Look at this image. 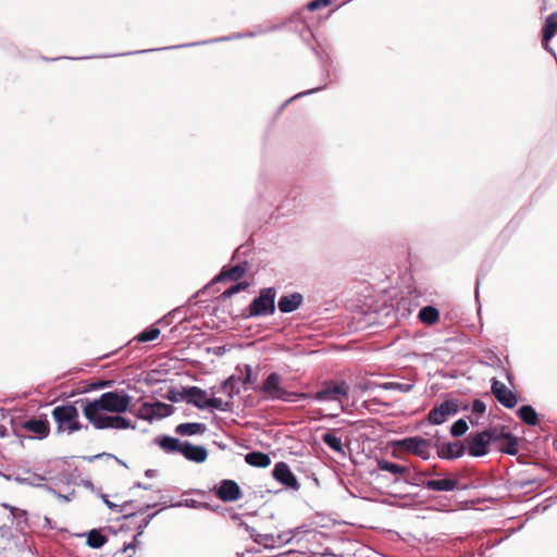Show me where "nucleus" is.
Masks as SVG:
<instances>
[{
	"instance_id": "393cba45",
	"label": "nucleus",
	"mask_w": 557,
	"mask_h": 557,
	"mask_svg": "<svg viewBox=\"0 0 557 557\" xmlns=\"http://www.w3.org/2000/svg\"><path fill=\"white\" fill-rule=\"evenodd\" d=\"M235 370L242 377L240 383L245 391L252 389V386H257L256 383L258 381V371H253L250 364L239 363L236 366Z\"/></svg>"
},
{
	"instance_id": "6ab92c4d",
	"label": "nucleus",
	"mask_w": 557,
	"mask_h": 557,
	"mask_svg": "<svg viewBox=\"0 0 557 557\" xmlns=\"http://www.w3.org/2000/svg\"><path fill=\"white\" fill-rule=\"evenodd\" d=\"M84 417L97 430L113 429L114 414H101L103 410H98L90 405L81 404Z\"/></svg>"
},
{
	"instance_id": "3c124183",
	"label": "nucleus",
	"mask_w": 557,
	"mask_h": 557,
	"mask_svg": "<svg viewBox=\"0 0 557 557\" xmlns=\"http://www.w3.org/2000/svg\"><path fill=\"white\" fill-rule=\"evenodd\" d=\"M255 543L262 545L265 549H273L276 547V540L273 534H260L257 532L252 540Z\"/></svg>"
},
{
	"instance_id": "9b49d317",
	"label": "nucleus",
	"mask_w": 557,
	"mask_h": 557,
	"mask_svg": "<svg viewBox=\"0 0 557 557\" xmlns=\"http://www.w3.org/2000/svg\"><path fill=\"white\" fill-rule=\"evenodd\" d=\"M243 38H244V33H234L228 36L215 37V38L197 41V42H188V44H183V45H174V46H170V47H162V48H156V49H143V50H137V51H128V52L113 53V54H100L97 57L98 58H117V57L132 55V54L149 53V52L161 51V50L181 49V48L208 45V44H213V42H223V41H230L233 39H243Z\"/></svg>"
},
{
	"instance_id": "4468645a",
	"label": "nucleus",
	"mask_w": 557,
	"mask_h": 557,
	"mask_svg": "<svg viewBox=\"0 0 557 557\" xmlns=\"http://www.w3.org/2000/svg\"><path fill=\"white\" fill-rule=\"evenodd\" d=\"M23 430L30 432L33 435H23L24 440H45L50 434V423L47 414L41 413L38 417L26 419L23 423Z\"/></svg>"
},
{
	"instance_id": "4c0bfd02",
	"label": "nucleus",
	"mask_w": 557,
	"mask_h": 557,
	"mask_svg": "<svg viewBox=\"0 0 557 557\" xmlns=\"http://www.w3.org/2000/svg\"><path fill=\"white\" fill-rule=\"evenodd\" d=\"M159 335L160 329L152 324L139 332L128 344H132L133 342L148 343L157 339Z\"/></svg>"
},
{
	"instance_id": "c03bdc74",
	"label": "nucleus",
	"mask_w": 557,
	"mask_h": 557,
	"mask_svg": "<svg viewBox=\"0 0 557 557\" xmlns=\"http://www.w3.org/2000/svg\"><path fill=\"white\" fill-rule=\"evenodd\" d=\"M5 509L10 511V517L12 522H16V525H21L22 522H27V511L24 509H20L15 506L4 503L2 505Z\"/></svg>"
},
{
	"instance_id": "0eeeda50",
	"label": "nucleus",
	"mask_w": 557,
	"mask_h": 557,
	"mask_svg": "<svg viewBox=\"0 0 557 557\" xmlns=\"http://www.w3.org/2000/svg\"><path fill=\"white\" fill-rule=\"evenodd\" d=\"M435 436L424 438L421 435L407 436L393 442V446L399 450L410 453L423 460L431 458L430 449L434 447Z\"/></svg>"
},
{
	"instance_id": "f3484780",
	"label": "nucleus",
	"mask_w": 557,
	"mask_h": 557,
	"mask_svg": "<svg viewBox=\"0 0 557 557\" xmlns=\"http://www.w3.org/2000/svg\"><path fill=\"white\" fill-rule=\"evenodd\" d=\"M491 392L496 400L507 409H513L520 400V395L517 392L509 389L496 377L491 380Z\"/></svg>"
},
{
	"instance_id": "a211bd4d",
	"label": "nucleus",
	"mask_w": 557,
	"mask_h": 557,
	"mask_svg": "<svg viewBox=\"0 0 557 557\" xmlns=\"http://www.w3.org/2000/svg\"><path fill=\"white\" fill-rule=\"evenodd\" d=\"M425 488L433 492H454L465 490L460 483L458 475L445 472L444 475L436 479H428Z\"/></svg>"
},
{
	"instance_id": "774afa93",
	"label": "nucleus",
	"mask_w": 557,
	"mask_h": 557,
	"mask_svg": "<svg viewBox=\"0 0 557 557\" xmlns=\"http://www.w3.org/2000/svg\"><path fill=\"white\" fill-rule=\"evenodd\" d=\"M136 544L135 543H132V542H128V543H124L123 546L114 554V557L119 554H125L127 550H136Z\"/></svg>"
},
{
	"instance_id": "dca6fc26",
	"label": "nucleus",
	"mask_w": 557,
	"mask_h": 557,
	"mask_svg": "<svg viewBox=\"0 0 557 557\" xmlns=\"http://www.w3.org/2000/svg\"><path fill=\"white\" fill-rule=\"evenodd\" d=\"M434 448L436 449L437 457L443 460H455L466 454V445L463 442H442L438 434L435 435Z\"/></svg>"
},
{
	"instance_id": "4d7b16f0",
	"label": "nucleus",
	"mask_w": 557,
	"mask_h": 557,
	"mask_svg": "<svg viewBox=\"0 0 557 557\" xmlns=\"http://www.w3.org/2000/svg\"><path fill=\"white\" fill-rule=\"evenodd\" d=\"M165 398L171 403L185 401V386L182 387V391H178L176 387L169 388Z\"/></svg>"
},
{
	"instance_id": "8fccbe9b",
	"label": "nucleus",
	"mask_w": 557,
	"mask_h": 557,
	"mask_svg": "<svg viewBox=\"0 0 557 557\" xmlns=\"http://www.w3.org/2000/svg\"><path fill=\"white\" fill-rule=\"evenodd\" d=\"M113 384H114L113 380L99 379V380L88 383L78 393H89L91 391L108 388V387H112Z\"/></svg>"
},
{
	"instance_id": "f704fd0d",
	"label": "nucleus",
	"mask_w": 557,
	"mask_h": 557,
	"mask_svg": "<svg viewBox=\"0 0 557 557\" xmlns=\"http://www.w3.org/2000/svg\"><path fill=\"white\" fill-rule=\"evenodd\" d=\"M1 417L2 419H9L12 433L20 440L21 445H23V434L21 433V430H23V423L26 419L21 414L11 413V411H7L5 413L2 411Z\"/></svg>"
},
{
	"instance_id": "680f3d73",
	"label": "nucleus",
	"mask_w": 557,
	"mask_h": 557,
	"mask_svg": "<svg viewBox=\"0 0 557 557\" xmlns=\"http://www.w3.org/2000/svg\"><path fill=\"white\" fill-rule=\"evenodd\" d=\"M512 484L517 488L524 490L531 485H535V484L541 485L542 480L537 479V478H533V479H528V480L515 481Z\"/></svg>"
},
{
	"instance_id": "37998d69",
	"label": "nucleus",
	"mask_w": 557,
	"mask_h": 557,
	"mask_svg": "<svg viewBox=\"0 0 557 557\" xmlns=\"http://www.w3.org/2000/svg\"><path fill=\"white\" fill-rule=\"evenodd\" d=\"M152 405L154 417H157L158 420L170 417L171 414L174 413L175 410L172 405L163 403L161 400H154L152 401Z\"/></svg>"
},
{
	"instance_id": "cd10ccee",
	"label": "nucleus",
	"mask_w": 557,
	"mask_h": 557,
	"mask_svg": "<svg viewBox=\"0 0 557 557\" xmlns=\"http://www.w3.org/2000/svg\"><path fill=\"white\" fill-rule=\"evenodd\" d=\"M518 418L529 426H536L540 423L539 413L532 405H522L516 410Z\"/></svg>"
},
{
	"instance_id": "49530a36",
	"label": "nucleus",
	"mask_w": 557,
	"mask_h": 557,
	"mask_svg": "<svg viewBox=\"0 0 557 557\" xmlns=\"http://www.w3.org/2000/svg\"><path fill=\"white\" fill-rule=\"evenodd\" d=\"M160 512V510L156 511V512H152V513H149L147 515L143 520L141 522L138 524V527L136 528V532H135V535L133 536V540L131 541L132 543H135L136 544V547H138V545L140 544L139 542V536H141L144 534V531L145 529L149 525V523L151 522V520Z\"/></svg>"
},
{
	"instance_id": "58836bf2",
	"label": "nucleus",
	"mask_w": 557,
	"mask_h": 557,
	"mask_svg": "<svg viewBox=\"0 0 557 557\" xmlns=\"http://www.w3.org/2000/svg\"><path fill=\"white\" fill-rule=\"evenodd\" d=\"M206 410L211 412L220 411V412H232L233 404L231 401H223L219 397H208V401L206 404Z\"/></svg>"
},
{
	"instance_id": "864d4df0",
	"label": "nucleus",
	"mask_w": 557,
	"mask_h": 557,
	"mask_svg": "<svg viewBox=\"0 0 557 557\" xmlns=\"http://www.w3.org/2000/svg\"><path fill=\"white\" fill-rule=\"evenodd\" d=\"M283 29V25H277L276 23L269 22L267 24L257 25L252 29V35L255 37L261 36L268 33H273Z\"/></svg>"
},
{
	"instance_id": "c9c22d12",
	"label": "nucleus",
	"mask_w": 557,
	"mask_h": 557,
	"mask_svg": "<svg viewBox=\"0 0 557 557\" xmlns=\"http://www.w3.org/2000/svg\"><path fill=\"white\" fill-rule=\"evenodd\" d=\"M321 441L334 453L345 455L342 438L336 435L335 431H327L322 434Z\"/></svg>"
},
{
	"instance_id": "412c9836",
	"label": "nucleus",
	"mask_w": 557,
	"mask_h": 557,
	"mask_svg": "<svg viewBox=\"0 0 557 557\" xmlns=\"http://www.w3.org/2000/svg\"><path fill=\"white\" fill-rule=\"evenodd\" d=\"M428 482L425 478V473L422 470H418L416 467L411 465H407L406 472H404L403 476H397L394 479L393 484H407L416 487H424Z\"/></svg>"
},
{
	"instance_id": "de8ad7c7",
	"label": "nucleus",
	"mask_w": 557,
	"mask_h": 557,
	"mask_svg": "<svg viewBox=\"0 0 557 557\" xmlns=\"http://www.w3.org/2000/svg\"><path fill=\"white\" fill-rule=\"evenodd\" d=\"M98 496L101 498V500L103 502V504L111 510L115 511V512H122L124 511L125 509H127V506L128 505H134V500H126L124 502L123 504L119 505V504H115L111 500H109V497L107 494L102 493V492H98Z\"/></svg>"
},
{
	"instance_id": "79ce46f5",
	"label": "nucleus",
	"mask_w": 557,
	"mask_h": 557,
	"mask_svg": "<svg viewBox=\"0 0 557 557\" xmlns=\"http://www.w3.org/2000/svg\"><path fill=\"white\" fill-rule=\"evenodd\" d=\"M498 450L505 455L516 456L519 451V437L513 434L507 441H503Z\"/></svg>"
},
{
	"instance_id": "0e129e2a",
	"label": "nucleus",
	"mask_w": 557,
	"mask_h": 557,
	"mask_svg": "<svg viewBox=\"0 0 557 557\" xmlns=\"http://www.w3.org/2000/svg\"><path fill=\"white\" fill-rule=\"evenodd\" d=\"M292 533H293V531L288 530V531H285V532H282V533L277 534L275 536L276 546L290 543L292 539H293Z\"/></svg>"
},
{
	"instance_id": "423d86ee",
	"label": "nucleus",
	"mask_w": 557,
	"mask_h": 557,
	"mask_svg": "<svg viewBox=\"0 0 557 557\" xmlns=\"http://www.w3.org/2000/svg\"><path fill=\"white\" fill-rule=\"evenodd\" d=\"M349 385L345 381H324L321 387L312 394V399L319 403L338 401L339 409L345 410L342 399H348Z\"/></svg>"
},
{
	"instance_id": "aec40b11",
	"label": "nucleus",
	"mask_w": 557,
	"mask_h": 557,
	"mask_svg": "<svg viewBox=\"0 0 557 557\" xmlns=\"http://www.w3.org/2000/svg\"><path fill=\"white\" fill-rule=\"evenodd\" d=\"M272 476L286 488L298 491L300 484L289 466L284 461H277L272 469Z\"/></svg>"
},
{
	"instance_id": "a19ab883",
	"label": "nucleus",
	"mask_w": 557,
	"mask_h": 557,
	"mask_svg": "<svg viewBox=\"0 0 557 557\" xmlns=\"http://www.w3.org/2000/svg\"><path fill=\"white\" fill-rule=\"evenodd\" d=\"M249 283L247 281H236L232 286H230L227 289H225L221 295L216 297L218 301H225L226 299L231 298L232 296L246 290L249 287Z\"/></svg>"
},
{
	"instance_id": "5701e85b",
	"label": "nucleus",
	"mask_w": 557,
	"mask_h": 557,
	"mask_svg": "<svg viewBox=\"0 0 557 557\" xmlns=\"http://www.w3.org/2000/svg\"><path fill=\"white\" fill-rule=\"evenodd\" d=\"M208 392L199 386H185V403L199 410H206Z\"/></svg>"
},
{
	"instance_id": "39448f33",
	"label": "nucleus",
	"mask_w": 557,
	"mask_h": 557,
	"mask_svg": "<svg viewBox=\"0 0 557 557\" xmlns=\"http://www.w3.org/2000/svg\"><path fill=\"white\" fill-rule=\"evenodd\" d=\"M78 403H67L53 408L52 418L57 424V433L67 432L72 434L79 430H88V425L79 422V413L76 407Z\"/></svg>"
},
{
	"instance_id": "338daca9",
	"label": "nucleus",
	"mask_w": 557,
	"mask_h": 557,
	"mask_svg": "<svg viewBox=\"0 0 557 557\" xmlns=\"http://www.w3.org/2000/svg\"><path fill=\"white\" fill-rule=\"evenodd\" d=\"M114 455L113 454H110V453H100V454H96V455H92V456H83L82 458L87 460L88 462H92L97 459H101V458H113Z\"/></svg>"
},
{
	"instance_id": "603ef678",
	"label": "nucleus",
	"mask_w": 557,
	"mask_h": 557,
	"mask_svg": "<svg viewBox=\"0 0 557 557\" xmlns=\"http://www.w3.org/2000/svg\"><path fill=\"white\" fill-rule=\"evenodd\" d=\"M122 414L123 413L114 414L113 429L114 430H127V429L135 430L136 423Z\"/></svg>"
},
{
	"instance_id": "20e7f679",
	"label": "nucleus",
	"mask_w": 557,
	"mask_h": 557,
	"mask_svg": "<svg viewBox=\"0 0 557 557\" xmlns=\"http://www.w3.org/2000/svg\"><path fill=\"white\" fill-rule=\"evenodd\" d=\"M277 290L275 287L261 288L250 304L242 311L240 317L244 319H256L269 317L275 313Z\"/></svg>"
},
{
	"instance_id": "052dcab7",
	"label": "nucleus",
	"mask_w": 557,
	"mask_h": 557,
	"mask_svg": "<svg viewBox=\"0 0 557 557\" xmlns=\"http://www.w3.org/2000/svg\"><path fill=\"white\" fill-rule=\"evenodd\" d=\"M158 505H159L158 503L145 504L141 507H139L136 511L123 515L121 519L128 520V519L135 517L136 515H144L147 510H149L151 508H156Z\"/></svg>"
},
{
	"instance_id": "c85d7f7f",
	"label": "nucleus",
	"mask_w": 557,
	"mask_h": 557,
	"mask_svg": "<svg viewBox=\"0 0 557 557\" xmlns=\"http://www.w3.org/2000/svg\"><path fill=\"white\" fill-rule=\"evenodd\" d=\"M240 381L242 377L239 375L231 374L221 383L220 391L228 398H234L240 393Z\"/></svg>"
},
{
	"instance_id": "13d9d810",
	"label": "nucleus",
	"mask_w": 557,
	"mask_h": 557,
	"mask_svg": "<svg viewBox=\"0 0 557 557\" xmlns=\"http://www.w3.org/2000/svg\"><path fill=\"white\" fill-rule=\"evenodd\" d=\"M331 4L332 0H311L306 4L304 9L313 12L322 8H326Z\"/></svg>"
},
{
	"instance_id": "1a4fd4ad",
	"label": "nucleus",
	"mask_w": 557,
	"mask_h": 557,
	"mask_svg": "<svg viewBox=\"0 0 557 557\" xmlns=\"http://www.w3.org/2000/svg\"><path fill=\"white\" fill-rule=\"evenodd\" d=\"M248 271V261H239L235 265H224L213 280L196 292L190 299L197 298L200 294H205L212 285L224 281H239Z\"/></svg>"
},
{
	"instance_id": "09e8293b",
	"label": "nucleus",
	"mask_w": 557,
	"mask_h": 557,
	"mask_svg": "<svg viewBox=\"0 0 557 557\" xmlns=\"http://www.w3.org/2000/svg\"><path fill=\"white\" fill-rule=\"evenodd\" d=\"M469 429L468 422L465 418L456 420L449 429L450 435L455 438L463 436Z\"/></svg>"
},
{
	"instance_id": "bf43d9fd",
	"label": "nucleus",
	"mask_w": 557,
	"mask_h": 557,
	"mask_svg": "<svg viewBox=\"0 0 557 557\" xmlns=\"http://www.w3.org/2000/svg\"><path fill=\"white\" fill-rule=\"evenodd\" d=\"M231 518H232V520H234V521H238V525H239L240 528H244V529H245V531H246V532L250 535V537L253 540V537H255V536H256V534H257V531H256V529H255V528H252V527L248 525L244 520H242V518H240V515H239V513H236V512H235V513H233V515L231 516Z\"/></svg>"
},
{
	"instance_id": "a878e982",
	"label": "nucleus",
	"mask_w": 557,
	"mask_h": 557,
	"mask_svg": "<svg viewBox=\"0 0 557 557\" xmlns=\"http://www.w3.org/2000/svg\"><path fill=\"white\" fill-rule=\"evenodd\" d=\"M207 425L202 422H183L175 426L174 432L180 436L202 435Z\"/></svg>"
},
{
	"instance_id": "bb28decb",
	"label": "nucleus",
	"mask_w": 557,
	"mask_h": 557,
	"mask_svg": "<svg viewBox=\"0 0 557 557\" xmlns=\"http://www.w3.org/2000/svg\"><path fill=\"white\" fill-rule=\"evenodd\" d=\"M557 35V12L550 13L544 21L541 36L542 44H548Z\"/></svg>"
},
{
	"instance_id": "2eb2a0df",
	"label": "nucleus",
	"mask_w": 557,
	"mask_h": 557,
	"mask_svg": "<svg viewBox=\"0 0 557 557\" xmlns=\"http://www.w3.org/2000/svg\"><path fill=\"white\" fill-rule=\"evenodd\" d=\"M211 492L222 502L233 503L243 497L239 484L232 479H223L214 484Z\"/></svg>"
},
{
	"instance_id": "ea45409f",
	"label": "nucleus",
	"mask_w": 557,
	"mask_h": 557,
	"mask_svg": "<svg viewBox=\"0 0 557 557\" xmlns=\"http://www.w3.org/2000/svg\"><path fill=\"white\" fill-rule=\"evenodd\" d=\"M137 419L148 421L152 423L158 420L154 417L153 405L152 401H145L143 405L136 410L132 412Z\"/></svg>"
},
{
	"instance_id": "2f4dec72",
	"label": "nucleus",
	"mask_w": 557,
	"mask_h": 557,
	"mask_svg": "<svg viewBox=\"0 0 557 557\" xmlns=\"http://www.w3.org/2000/svg\"><path fill=\"white\" fill-rule=\"evenodd\" d=\"M418 319L428 326L436 324L440 320V311L432 305H426L419 310Z\"/></svg>"
},
{
	"instance_id": "7c9ffc66",
	"label": "nucleus",
	"mask_w": 557,
	"mask_h": 557,
	"mask_svg": "<svg viewBox=\"0 0 557 557\" xmlns=\"http://www.w3.org/2000/svg\"><path fill=\"white\" fill-rule=\"evenodd\" d=\"M376 467L380 471H385L395 476H403L404 472H406L407 465L394 462L384 458L376 459Z\"/></svg>"
},
{
	"instance_id": "f8f14e48",
	"label": "nucleus",
	"mask_w": 557,
	"mask_h": 557,
	"mask_svg": "<svg viewBox=\"0 0 557 557\" xmlns=\"http://www.w3.org/2000/svg\"><path fill=\"white\" fill-rule=\"evenodd\" d=\"M460 410L459 400L447 398L428 412L425 421L430 425H441L445 423L449 417L457 414Z\"/></svg>"
},
{
	"instance_id": "b1692460",
	"label": "nucleus",
	"mask_w": 557,
	"mask_h": 557,
	"mask_svg": "<svg viewBox=\"0 0 557 557\" xmlns=\"http://www.w3.org/2000/svg\"><path fill=\"white\" fill-rule=\"evenodd\" d=\"M321 71H322V76H323V81H324V84L321 85V86H318V87H314V88H311V89H308V90H305V91H300V92H297L296 95L292 96L290 98H288L287 100H285L277 109V114H281L283 112V110L290 103L293 102L294 100L296 99H300V98H304V97H307V96H310V95H313L318 91H321L323 90L327 84H329V79H330V72L327 70V67L323 64L321 66Z\"/></svg>"
},
{
	"instance_id": "c756f323",
	"label": "nucleus",
	"mask_w": 557,
	"mask_h": 557,
	"mask_svg": "<svg viewBox=\"0 0 557 557\" xmlns=\"http://www.w3.org/2000/svg\"><path fill=\"white\" fill-rule=\"evenodd\" d=\"M245 461L255 468H267L271 465V458L267 453L253 450L245 455Z\"/></svg>"
},
{
	"instance_id": "6e6552de",
	"label": "nucleus",
	"mask_w": 557,
	"mask_h": 557,
	"mask_svg": "<svg viewBox=\"0 0 557 557\" xmlns=\"http://www.w3.org/2000/svg\"><path fill=\"white\" fill-rule=\"evenodd\" d=\"M252 391L261 394V399L265 401L283 400L286 388L283 386V376L277 372H270L258 386H252Z\"/></svg>"
},
{
	"instance_id": "4be33fe9",
	"label": "nucleus",
	"mask_w": 557,
	"mask_h": 557,
	"mask_svg": "<svg viewBox=\"0 0 557 557\" xmlns=\"http://www.w3.org/2000/svg\"><path fill=\"white\" fill-rule=\"evenodd\" d=\"M304 302L302 294L298 292H293L288 294H283L280 296L277 300V309L281 313H292L298 310Z\"/></svg>"
},
{
	"instance_id": "f03ea898",
	"label": "nucleus",
	"mask_w": 557,
	"mask_h": 557,
	"mask_svg": "<svg viewBox=\"0 0 557 557\" xmlns=\"http://www.w3.org/2000/svg\"><path fill=\"white\" fill-rule=\"evenodd\" d=\"M152 444L165 454H180L186 460L195 463L205 462L209 456V451L203 445H196L189 441H182L168 434L157 435L153 437Z\"/></svg>"
},
{
	"instance_id": "7ed1b4c3",
	"label": "nucleus",
	"mask_w": 557,
	"mask_h": 557,
	"mask_svg": "<svg viewBox=\"0 0 557 557\" xmlns=\"http://www.w3.org/2000/svg\"><path fill=\"white\" fill-rule=\"evenodd\" d=\"M76 403L90 405L98 408V410H103V412L109 413L133 412V396L122 388L106 392L92 400L88 398H81L76 400Z\"/></svg>"
},
{
	"instance_id": "72a5a7b5",
	"label": "nucleus",
	"mask_w": 557,
	"mask_h": 557,
	"mask_svg": "<svg viewBox=\"0 0 557 557\" xmlns=\"http://www.w3.org/2000/svg\"><path fill=\"white\" fill-rule=\"evenodd\" d=\"M180 508V507H186V508H191V509H207V510H215L209 503L207 502H198L194 498H188V499H183V500H178L174 504H170V505H166L164 504L161 509H159L160 511L164 510V509H168V508Z\"/></svg>"
},
{
	"instance_id": "e2e57ef3",
	"label": "nucleus",
	"mask_w": 557,
	"mask_h": 557,
	"mask_svg": "<svg viewBox=\"0 0 557 557\" xmlns=\"http://www.w3.org/2000/svg\"><path fill=\"white\" fill-rule=\"evenodd\" d=\"M471 411L473 414L483 416L486 411V405L481 399H474L471 405Z\"/></svg>"
},
{
	"instance_id": "f257e3e1",
	"label": "nucleus",
	"mask_w": 557,
	"mask_h": 557,
	"mask_svg": "<svg viewBox=\"0 0 557 557\" xmlns=\"http://www.w3.org/2000/svg\"><path fill=\"white\" fill-rule=\"evenodd\" d=\"M256 194L260 205L274 208L276 216H288L296 212L301 203L300 193L275 178L261 177Z\"/></svg>"
},
{
	"instance_id": "473e14b6",
	"label": "nucleus",
	"mask_w": 557,
	"mask_h": 557,
	"mask_svg": "<svg viewBox=\"0 0 557 557\" xmlns=\"http://www.w3.org/2000/svg\"><path fill=\"white\" fill-rule=\"evenodd\" d=\"M84 535L86 536L87 546L94 549L103 547L108 542V537L103 534L101 529H91L85 532Z\"/></svg>"
},
{
	"instance_id": "ddd939ff",
	"label": "nucleus",
	"mask_w": 557,
	"mask_h": 557,
	"mask_svg": "<svg viewBox=\"0 0 557 557\" xmlns=\"http://www.w3.org/2000/svg\"><path fill=\"white\" fill-rule=\"evenodd\" d=\"M463 443L466 451L470 457L480 458L490 453L491 442L485 430L471 432L467 435Z\"/></svg>"
},
{
	"instance_id": "9d476101",
	"label": "nucleus",
	"mask_w": 557,
	"mask_h": 557,
	"mask_svg": "<svg viewBox=\"0 0 557 557\" xmlns=\"http://www.w3.org/2000/svg\"><path fill=\"white\" fill-rule=\"evenodd\" d=\"M305 9H300L292 13L288 17L282 20L277 25H283V28L299 33L301 39L311 47V49L319 55V52L312 46L311 40L313 39V33L304 18Z\"/></svg>"
},
{
	"instance_id": "a18cd8bd",
	"label": "nucleus",
	"mask_w": 557,
	"mask_h": 557,
	"mask_svg": "<svg viewBox=\"0 0 557 557\" xmlns=\"http://www.w3.org/2000/svg\"><path fill=\"white\" fill-rule=\"evenodd\" d=\"M377 387L385 391H397L399 393H409L413 388L412 383H400V382H384L376 385Z\"/></svg>"
},
{
	"instance_id": "5fc2aeb1",
	"label": "nucleus",
	"mask_w": 557,
	"mask_h": 557,
	"mask_svg": "<svg viewBox=\"0 0 557 557\" xmlns=\"http://www.w3.org/2000/svg\"><path fill=\"white\" fill-rule=\"evenodd\" d=\"M45 480H46V476L36 474V473H34L32 476H27V478H24L21 475H15L13 478V481H15L18 484L30 485V486H35V487H38L39 483Z\"/></svg>"
},
{
	"instance_id": "e433bc0d",
	"label": "nucleus",
	"mask_w": 557,
	"mask_h": 557,
	"mask_svg": "<svg viewBox=\"0 0 557 557\" xmlns=\"http://www.w3.org/2000/svg\"><path fill=\"white\" fill-rule=\"evenodd\" d=\"M491 444L507 441L513 435L507 425L490 426L485 429Z\"/></svg>"
},
{
	"instance_id": "6e6d98bb",
	"label": "nucleus",
	"mask_w": 557,
	"mask_h": 557,
	"mask_svg": "<svg viewBox=\"0 0 557 557\" xmlns=\"http://www.w3.org/2000/svg\"><path fill=\"white\" fill-rule=\"evenodd\" d=\"M312 399V394L305 392H293L286 389L284 398L282 401L286 403H297L299 400Z\"/></svg>"
},
{
	"instance_id": "69168bd1",
	"label": "nucleus",
	"mask_w": 557,
	"mask_h": 557,
	"mask_svg": "<svg viewBox=\"0 0 557 557\" xmlns=\"http://www.w3.org/2000/svg\"><path fill=\"white\" fill-rule=\"evenodd\" d=\"M425 473L426 479H433L432 476H442L445 474V472L440 471L437 465H432L431 467L426 468L425 470H422Z\"/></svg>"
}]
</instances>
